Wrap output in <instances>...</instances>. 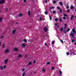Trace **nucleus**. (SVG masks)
Segmentation results:
<instances>
[{
  "instance_id": "33",
  "label": "nucleus",
  "mask_w": 76,
  "mask_h": 76,
  "mask_svg": "<svg viewBox=\"0 0 76 76\" xmlns=\"http://www.w3.org/2000/svg\"><path fill=\"white\" fill-rule=\"evenodd\" d=\"M54 42V41H53L52 42V44H54V42Z\"/></svg>"
},
{
  "instance_id": "64",
  "label": "nucleus",
  "mask_w": 76,
  "mask_h": 76,
  "mask_svg": "<svg viewBox=\"0 0 76 76\" xmlns=\"http://www.w3.org/2000/svg\"><path fill=\"white\" fill-rule=\"evenodd\" d=\"M75 11H76V9L75 10Z\"/></svg>"
},
{
  "instance_id": "17",
  "label": "nucleus",
  "mask_w": 76,
  "mask_h": 76,
  "mask_svg": "<svg viewBox=\"0 0 76 76\" xmlns=\"http://www.w3.org/2000/svg\"><path fill=\"white\" fill-rule=\"evenodd\" d=\"M63 32H64V33H66V32H67V31H66V29H64V30Z\"/></svg>"
},
{
  "instance_id": "19",
  "label": "nucleus",
  "mask_w": 76,
  "mask_h": 76,
  "mask_svg": "<svg viewBox=\"0 0 76 76\" xmlns=\"http://www.w3.org/2000/svg\"><path fill=\"white\" fill-rule=\"evenodd\" d=\"M3 20V18H2L1 17L0 18V22H1V21H2V20Z\"/></svg>"
},
{
  "instance_id": "56",
  "label": "nucleus",
  "mask_w": 76,
  "mask_h": 76,
  "mask_svg": "<svg viewBox=\"0 0 76 76\" xmlns=\"http://www.w3.org/2000/svg\"><path fill=\"white\" fill-rule=\"evenodd\" d=\"M22 70V71H25V69H23Z\"/></svg>"
},
{
  "instance_id": "1",
  "label": "nucleus",
  "mask_w": 76,
  "mask_h": 76,
  "mask_svg": "<svg viewBox=\"0 0 76 76\" xmlns=\"http://www.w3.org/2000/svg\"><path fill=\"white\" fill-rule=\"evenodd\" d=\"M4 3V0H1L0 1V4H1Z\"/></svg>"
},
{
  "instance_id": "28",
  "label": "nucleus",
  "mask_w": 76,
  "mask_h": 76,
  "mask_svg": "<svg viewBox=\"0 0 76 76\" xmlns=\"http://www.w3.org/2000/svg\"><path fill=\"white\" fill-rule=\"evenodd\" d=\"M51 70H54V67H52L51 68Z\"/></svg>"
},
{
  "instance_id": "38",
  "label": "nucleus",
  "mask_w": 76,
  "mask_h": 76,
  "mask_svg": "<svg viewBox=\"0 0 76 76\" xmlns=\"http://www.w3.org/2000/svg\"><path fill=\"white\" fill-rule=\"evenodd\" d=\"M64 16H66V17H67V15L66 14H64Z\"/></svg>"
},
{
  "instance_id": "14",
  "label": "nucleus",
  "mask_w": 76,
  "mask_h": 76,
  "mask_svg": "<svg viewBox=\"0 0 76 76\" xmlns=\"http://www.w3.org/2000/svg\"><path fill=\"white\" fill-rule=\"evenodd\" d=\"M18 16H19V17H21V16H22V14L21 13H20Z\"/></svg>"
},
{
  "instance_id": "9",
  "label": "nucleus",
  "mask_w": 76,
  "mask_h": 76,
  "mask_svg": "<svg viewBox=\"0 0 76 76\" xmlns=\"http://www.w3.org/2000/svg\"><path fill=\"white\" fill-rule=\"evenodd\" d=\"M15 32H16V30H13L12 31V34H15Z\"/></svg>"
},
{
  "instance_id": "51",
  "label": "nucleus",
  "mask_w": 76,
  "mask_h": 76,
  "mask_svg": "<svg viewBox=\"0 0 76 76\" xmlns=\"http://www.w3.org/2000/svg\"><path fill=\"white\" fill-rule=\"evenodd\" d=\"M69 12H70V10H67V12L68 13H69Z\"/></svg>"
},
{
  "instance_id": "29",
  "label": "nucleus",
  "mask_w": 76,
  "mask_h": 76,
  "mask_svg": "<svg viewBox=\"0 0 76 76\" xmlns=\"http://www.w3.org/2000/svg\"><path fill=\"white\" fill-rule=\"evenodd\" d=\"M49 18H50V20H51L52 19V18H51V15H50L49 16Z\"/></svg>"
},
{
  "instance_id": "58",
  "label": "nucleus",
  "mask_w": 76,
  "mask_h": 76,
  "mask_svg": "<svg viewBox=\"0 0 76 76\" xmlns=\"http://www.w3.org/2000/svg\"><path fill=\"white\" fill-rule=\"evenodd\" d=\"M57 28H58V25H57Z\"/></svg>"
},
{
  "instance_id": "18",
  "label": "nucleus",
  "mask_w": 76,
  "mask_h": 76,
  "mask_svg": "<svg viewBox=\"0 0 76 76\" xmlns=\"http://www.w3.org/2000/svg\"><path fill=\"white\" fill-rule=\"evenodd\" d=\"M66 26L67 24H65L64 25V29H66V28H67V27H66Z\"/></svg>"
},
{
  "instance_id": "48",
  "label": "nucleus",
  "mask_w": 76,
  "mask_h": 76,
  "mask_svg": "<svg viewBox=\"0 0 76 76\" xmlns=\"http://www.w3.org/2000/svg\"><path fill=\"white\" fill-rule=\"evenodd\" d=\"M55 13H56V11H53V14H54Z\"/></svg>"
},
{
  "instance_id": "54",
  "label": "nucleus",
  "mask_w": 76,
  "mask_h": 76,
  "mask_svg": "<svg viewBox=\"0 0 76 76\" xmlns=\"http://www.w3.org/2000/svg\"><path fill=\"white\" fill-rule=\"evenodd\" d=\"M42 72H45V69H42Z\"/></svg>"
},
{
  "instance_id": "60",
  "label": "nucleus",
  "mask_w": 76,
  "mask_h": 76,
  "mask_svg": "<svg viewBox=\"0 0 76 76\" xmlns=\"http://www.w3.org/2000/svg\"><path fill=\"white\" fill-rule=\"evenodd\" d=\"M75 45H76V42L75 43Z\"/></svg>"
},
{
  "instance_id": "26",
  "label": "nucleus",
  "mask_w": 76,
  "mask_h": 76,
  "mask_svg": "<svg viewBox=\"0 0 76 76\" xmlns=\"http://www.w3.org/2000/svg\"><path fill=\"white\" fill-rule=\"evenodd\" d=\"M5 46V45H4V44H3L2 45V47H3V48H4Z\"/></svg>"
},
{
  "instance_id": "61",
  "label": "nucleus",
  "mask_w": 76,
  "mask_h": 76,
  "mask_svg": "<svg viewBox=\"0 0 76 76\" xmlns=\"http://www.w3.org/2000/svg\"><path fill=\"white\" fill-rule=\"evenodd\" d=\"M36 72H34V73H36Z\"/></svg>"
},
{
  "instance_id": "57",
  "label": "nucleus",
  "mask_w": 76,
  "mask_h": 76,
  "mask_svg": "<svg viewBox=\"0 0 76 76\" xmlns=\"http://www.w3.org/2000/svg\"><path fill=\"white\" fill-rule=\"evenodd\" d=\"M1 39H2V38H3V36H2L1 37Z\"/></svg>"
},
{
  "instance_id": "32",
  "label": "nucleus",
  "mask_w": 76,
  "mask_h": 76,
  "mask_svg": "<svg viewBox=\"0 0 76 76\" xmlns=\"http://www.w3.org/2000/svg\"><path fill=\"white\" fill-rule=\"evenodd\" d=\"M70 30V28H68L67 30V32H69V31Z\"/></svg>"
},
{
  "instance_id": "23",
  "label": "nucleus",
  "mask_w": 76,
  "mask_h": 76,
  "mask_svg": "<svg viewBox=\"0 0 76 76\" xmlns=\"http://www.w3.org/2000/svg\"><path fill=\"white\" fill-rule=\"evenodd\" d=\"M44 2L45 3H47V2H48V0H45L44 1Z\"/></svg>"
},
{
  "instance_id": "4",
  "label": "nucleus",
  "mask_w": 76,
  "mask_h": 76,
  "mask_svg": "<svg viewBox=\"0 0 76 76\" xmlns=\"http://www.w3.org/2000/svg\"><path fill=\"white\" fill-rule=\"evenodd\" d=\"M14 51H19V49H18L16 48H14Z\"/></svg>"
},
{
  "instance_id": "24",
  "label": "nucleus",
  "mask_w": 76,
  "mask_h": 76,
  "mask_svg": "<svg viewBox=\"0 0 76 76\" xmlns=\"http://www.w3.org/2000/svg\"><path fill=\"white\" fill-rule=\"evenodd\" d=\"M45 46H46V47H48V45H47V43H45Z\"/></svg>"
},
{
  "instance_id": "44",
  "label": "nucleus",
  "mask_w": 76,
  "mask_h": 76,
  "mask_svg": "<svg viewBox=\"0 0 76 76\" xmlns=\"http://www.w3.org/2000/svg\"><path fill=\"white\" fill-rule=\"evenodd\" d=\"M66 54L67 55H69V53L68 52H66Z\"/></svg>"
},
{
  "instance_id": "62",
  "label": "nucleus",
  "mask_w": 76,
  "mask_h": 76,
  "mask_svg": "<svg viewBox=\"0 0 76 76\" xmlns=\"http://www.w3.org/2000/svg\"><path fill=\"white\" fill-rule=\"evenodd\" d=\"M30 75H31V74H32V73H30Z\"/></svg>"
},
{
  "instance_id": "45",
  "label": "nucleus",
  "mask_w": 76,
  "mask_h": 76,
  "mask_svg": "<svg viewBox=\"0 0 76 76\" xmlns=\"http://www.w3.org/2000/svg\"><path fill=\"white\" fill-rule=\"evenodd\" d=\"M60 41H61V42H62V44H63V40H61Z\"/></svg>"
},
{
  "instance_id": "31",
  "label": "nucleus",
  "mask_w": 76,
  "mask_h": 76,
  "mask_svg": "<svg viewBox=\"0 0 76 76\" xmlns=\"http://www.w3.org/2000/svg\"><path fill=\"white\" fill-rule=\"evenodd\" d=\"M28 65H31L32 64V63H31V62H29L28 63Z\"/></svg>"
},
{
  "instance_id": "49",
  "label": "nucleus",
  "mask_w": 76,
  "mask_h": 76,
  "mask_svg": "<svg viewBox=\"0 0 76 76\" xmlns=\"http://www.w3.org/2000/svg\"><path fill=\"white\" fill-rule=\"evenodd\" d=\"M33 63H36V61H33Z\"/></svg>"
},
{
  "instance_id": "11",
  "label": "nucleus",
  "mask_w": 76,
  "mask_h": 76,
  "mask_svg": "<svg viewBox=\"0 0 76 76\" xmlns=\"http://www.w3.org/2000/svg\"><path fill=\"white\" fill-rule=\"evenodd\" d=\"M70 9L71 10L73 9H74V7L73 6V5H71Z\"/></svg>"
},
{
  "instance_id": "13",
  "label": "nucleus",
  "mask_w": 76,
  "mask_h": 76,
  "mask_svg": "<svg viewBox=\"0 0 76 76\" xmlns=\"http://www.w3.org/2000/svg\"><path fill=\"white\" fill-rule=\"evenodd\" d=\"M28 14L29 16H30V15H31V12H30V10H28Z\"/></svg>"
},
{
  "instance_id": "41",
  "label": "nucleus",
  "mask_w": 76,
  "mask_h": 76,
  "mask_svg": "<svg viewBox=\"0 0 76 76\" xmlns=\"http://www.w3.org/2000/svg\"><path fill=\"white\" fill-rule=\"evenodd\" d=\"M3 67H4V69H6V66H4Z\"/></svg>"
},
{
  "instance_id": "16",
  "label": "nucleus",
  "mask_w": 76,
  "mask_h": 76,
  "mask_svg": "<svg viewBox=\"0 0 76 76\" xmlns=\"http://www.w3.org/2000/svg\"><path fill=\"white\" fill-rule=\"evenodd\" d=\"M59 3L60 5H61V6H63V4H62V2H59Z\"/></svg>"
},
{
  "instance_id": "43",
  "label": "nucleus",
  "mask_w": 76,
  "mask_h": 76,
  "mask_svg": "<svg viewBox=\"0 0 76 76\" xmlns=\"http://www.w3.org/2000/svg\"><path fill=\"white\" fill-rule=\"evenodd\" d=\"M42 20V19L41 18V17L40 18V20L41 21Z\"/></svg>"
},
{
  "instance_id": "8",
  "label": "nucleus",
  "mask_w": 76,
  "mask_h": 76,
  "mask_svg": "<svg viewBox=\"0 0 76 76\" xmlns=\"http://www.w3.org/2000/svg\"><path fill=\"white\" fill-rule=\"evenodd\" d=\"M22 46L23 47H25L26 46V44L24 43L22 44Z\"/></svg>"
},
{
  "instance_id": "10",
  "label": "nucleus",
  "mask_w": 76,
  "mask_h": 76,
  "mask_svg": "<svg viewBox=\"0 0 76 76\" xmlns=\"http://www.w3.org/2000/svg\"><path fill=\"white\" fill-rule=\"evenodd\" d=\"M22 57V55L20 54L18 56V57H19V58H20Z\"/></svg>"
},
{
  "instance_id": "37",
  "label": "nucleus",
  "mask_w": 76,
  "mask_h": 76,
  "mask_svg": "<svg viewBox=\"0 0 76 76\" xmlns=\"http://www.w3.org/2000/svg\"><path fill=\"white\" fill-rule=\"evenodd\" d=\"M75 40H73V39H72V42H75Z\"/></svg>"
},
{
  "instance_id": "5",
  "label": "nucleus",
  "mask_w": 76,
  "mask_h": 76,
  "mask_svg": "<svg viewBox=\"0 0 76 76\" xmlns=\"http://www.w3.org/2000/svg\"><path fill=\"white\" fill-rule=\"evenodd\" d=\"M70 36H71L72 37V38H74L75 37H74V34H73V33H71L70 35Z\"/></svg>"
},
{
  "instance_id": "55",
  "label": "nucleus",
  "mask_w": 76,
  "mask_h": 76,
  "mask_svg": "<svg viewBox=\"0 0 76 76\" xmlns=\"http://www.w3.org/2000/svg\"><path fill=\"white\" fill-rule=\"evenodd\" d=\"M55 25H56V26H57V23H55Z\"/></svg>"
},
{
  "instance_id": "15",
  "label": "nucleus",
  "mask_w": 76,
  "mask_h": 76,
  "mask_svg": "<svg viewBox=\"0 0 76 76\" xmlns=\"http://www.w3.org/2000/svg\"><path fill=\"white\" fill-rule=\"evenodd\" d=\"M0 68L1 69V70H3V67L2 66H1Z\"/></svg>"
},
{
  "instance_id": "47",
  "label": "nucleus",
  "mask_w": 76,
  "mask_h": 76,
  "mask_svg": "<svg viewBox=\"0 0 76 76\" xmlns=\"http://www.w3.org/2000/svg\"><path fill=\"white\" fill-rule=\"evenodd\" d=\"M59 19L60 20V22H61V21H62V20H61V18H60Z\"/></svg>"
},
{
  "instance_id": "20",
  "label": "nucleus",
  "mask_w": 76,
  "mask_h": 76,
  "mask_svg": "<svg viewBox=\"0 0 76 76\" xmlns=\"http://www.w3.org/2000/svg\"><path fill=\"white\" fill-rule=\"evenodd\" d=\"M25 75V72H24L22 74V76H24Z\"/></svg>"
},
{
  "instance_id": "2",
  "label": "nucleus",
  "mask_w": 76,
  "mask_h": 76,
  "mask_svg": "<svg viewBox=\"0 0 76 76\" xmlns=\"http://www.w3.org/2000/svg\"><path fill=\"white\" fill-rule=\"evenodd\" d=\"M72 31L74 34H76V30H75V29H74V28H73L72 29Z\"/></svg>"
},
{
  "instance_id": "35",
  "label": "nucleus",
  "mask_w": 76,
  "mask_h": 76,
  "mask_svg": "<svg viewBox=\"0 0 76 76\" xmlns=\"http://www.w3.org/2000/svg\"><path fill=\"white\" fill-rule=\"evenodd\" d=\"M50 64V62H47V64L48 65V64Z\"/></svg>"
},
{
  "instance_id": "34",
  "label": "nucleus",
  "mask_w": 76,
  "mask_h": 76,
  "mask_svg": "<svg viewBox=\"0 0 76 76\" xmlns=\"http://www.w3.org/2000/svg\"><path fill=\"white\" fill-rule=\"evenodd\" d=\"M59 73H60V75H62V73H61V71H59Z\"/></svg>"
},
{
  "instance_id": "30",
  "label": "nucleus",
  "mask_w": 76,
  "mask_h": 76,
  "mask_svg": "<svg viewBox=\"0 0 76 76\" xmlns=\"http://www.w3.org/2000/svg\"><path fill=\"white\" fill-rule=\"evenodd\" d=\"M54 7L53 6L52 7H50V9H54Z\"/></svg>"
},
{
  "instance_id": "12",
  "label": "nucleus",
  "mask_w": 76,
  "mask_h": 76,
  "mask_svg": "<svg viewBox=\"0 0 76 76\" xmlns=\"http://www.w3.org/2000/svg\"><path fill=\"white\" fill-rule=\"evenodd\" d=\"M73 16L71 15V17L70 18V20H73Z\"/></svg>"
},
{
  "instance_id": "25",
  "label": "nucleus",
  "mask_w": 76,
  "mask_h": 76,
  "mask_svg": "<svg viewBox=\"0 0 76 76\" xmlns=\"http://www.w3.org/2000/svg\"><path fill=\"white\" fill-rule=\"evenodd\" d=\"M63 30V27H62L61 29H60V31H62Z\"/></svg>"
},
{
  "instance_id": "63",
  "label": "nucleus",
  "mask_w": 76,
  "mask_h": 76,
  "mask_svg": "<svg viewBox=\"0 0 76 76\" xmlns=\"http://www.w3.org/2000/svg\"><path fill=\"white\" fill-rule=\"evenodd\" d=\"M25 4H23V6H25Z\"/></svg>"
},
{
  "instance_id": "40",
  "label": "nucleus",
  "mask_w": 76,
  "mask_h": 76,
  "mask_svg": "<svg viewBox=\"0 0 76 76\" xmlns=\"http://www.w3.org/2000/svg\"><path fill=\"white\" fill-rule=\"evenodd\" d=\"M55 21H58V19H57V18L55 19Z\"/></svg>"
},
{
  "instance_id": "36",
  "label": "nucleus",
  "mask_w": 76,
  "mask_h": 76,
  "mask_svg": "<svg viewBox=\"0 0 76 76\" xmlns=\"http://www.w3.org/2000/svg\"><path fill=\"white\" fill-rule=\"evenodd\" d=\"M27 56H28V55H27V54H26L25 55V58H26V57H27Z\"/></svg>"
},
{
  "instance_id": "3",
  "label": "nucleus",
  "mask_w": 76,
  "mask_h": 76,
  "mask_svg": "<svg viewBox=\"0 0 76 76\" xmlns=\"http://www.w3.org/2000/svg\"><path fill=\"white\" fill-rule=\"evenodd\" d=\"M8 61V59H6L4 61V63L5 64H7V62Z\"/></svg>"
},
{
  "instance_id": "50",
  "label": "nucleus",
  "mask_w": 76,
  "mask_h": 76,
  "mask_svg": "<svg viewBox=\"0 0 76 76\" xmlns=\"http://www.w3.org/2000/svg\"><path fill=\"white\" fill-rule=\"evenodd\" d=\"M24 2L26 3V0H24Z\"/></svg>"
},
{
  "instance_id": "21",
  "label": "nucleus",
  "mask_w": 76,
  "mask_h": 76,
  "mask_svg": "<svg viewBox=\"0 0 76 76\" xmlns=\"http://www.w3.org/2000/svg\"><path fill=\"white\" fill-rule=\"evenodd\" d=\"M23 41L25 42H26V43L27 42V41L25 39H23Z\"/></svg>"
},
{
  "instance_id": "52",
  "label": "nucleus",
  "mask_w": 76,
  "mask_h": 76,
  "mask_svg": "<svg viewBox=\"0 0 76 76\" xmlns=\"http://www.w3.org/2000/svg\"><path fill=\"white\" fill-rule=\"evenodd\" d=\"M69 6H66V9H69Z\"/></svg>"
},
{
  "instance_id": "42",
  "label": "nucleus",
  "mask_w": 76,
  "mask_h": 76,
  "mask_svg": "<svg viewBox=\"0 0 76 76\" xmlns=\"http://www.w3.org/2000/svg\"><path fill=\"white\" fill-rule=\"evenodd\" d=\"M56 7L58 9H60V8L59 7Z\"/></svg>"
},
{
  "instance_id": "22",
  "label": "nucleus",
  "mask_w": 76,
  "mask_h": 76,
  "mask_svg": "<svg viewBox=\"0 0 76 76\" xmlns=\"http://www.w3.org/2000/svg\"><path fill=\"white\" fill-rule=\"evenodd\" d=\"M45 15H48V12L47 11H45Z\"/></svg>"
},
{
  "instance_id": "59",
  "label": "nucleus",
  "mask_w": 76,
  "mask_h": 76,
  "mask_svg": "<svg viewBox=\"0 0 76 76\" xmlns=\"http://www.w3.org/2000/svg\"><path fill=\"white\" fill-rule=\"evenodd\" d=\"M16 24H18V22H16Z\"/></svg>"
},
{
  "instance_id": "39",
  "label": "nucleus",
  "mask_w": 76,
  "mask_h": 76,
  "mask_svg": "<svg viewBox=\"0 0 76 76\" xmlns=\"http://www.w3.org/2000/svg\"><path fill=\"white\" fill-rule=\"evenodd\" d=\"M59 11H60V13H62L61 9L60 10H59Z\"/></svg>"
},
{
  "instance_id": "27",
  "label": "nucleus",
  "mask_w": 76,
  "mask_h": 76,
  "mask_svg": "<svg viewBox=\"0 0 76 76\" xmlns=\"http://www.w3.org/2000/svg\"><path fill=\"white\" fill-rule=\"evenodd\" d=\"M6 12H8V8H6Z\"/></svg>"
},
{
  "instance_id": "46",
  "label": "nucleus",
  "mask_w": 76,
  "mask_h": 76,
  "mask_svg": "<svg viewBox=\"0 0 76 76\" xmlns=\"http://www.w3.org/2000/svg\"><path fill=\"white\" fill-rule=\"evenodd\" d=\"M63 19H64V20L66 19V17H63Z\"/></svg>"
},
{
  "instance_id": "53",
  "label": "nucleus",
  "mask_w": 76,
  "mask_h": 76,
  "mask_svg": "<svg viewBox=\"0 0 76 76\" xmlns=\"http://www.w3.org/2000/svg\"><path fill=\"white\" fill-rule=\"evenodd\" d=\"M56 3V1H53V3Z\"/></svg>"
},
{
  "instance_id": "7",
  "label": "nucleus",
  "mask_w": 76,
  "mask_h": 76,
  "mask_svg": "<svg viewBox=\"0 0 76 76\" xmlns=\"http://www.w3.org/2000/svg\"><path fill=\"white\" fill-rule=\"evenodd\" d=\"M9 52V50L8 49L6 50L5 51V53H8Z\"/></svg>"
},
{
  "instance_id": "6",
  "label": "nucleus",
  "mask_w": 76,
  "mask_h": 76,
  "mask_svg": "<svg viewBox=\"0 0 76 76\" xmlns=\"http://www.w3.org/2000/svg\"><path fill=\"white\" fill-rule=\"evenodd\" d=\"M44 30L45 32H47V28L46 27H45L44 28Z\"/></svg>"
}]
</instances>
